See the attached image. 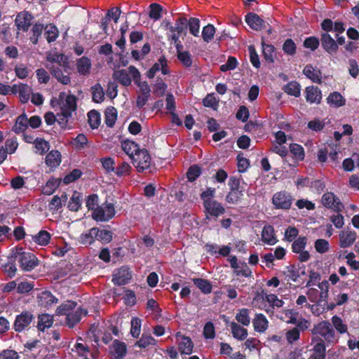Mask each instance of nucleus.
<instances>
[{
    "label": "nucleus",
    "mask_w": 359,
    "mask_h": 359,
    "mask_svg": "<svg viewBox=\"0 0 359 359\" xmlns=\"http://www.w3.org/2000/svg\"><path fill=\"white\" fill-rule=\"evenodd\" d=\"M11 261H18L22 271H31L39 264L38 258L32 252L24 251L22 248H15L10 253Z\"/></svg>",
    "instance_id": "f257e3e1"
},
{
    "label": "nucleus",
    "mask_w": 359,
    "mask_h": 359,
    "mask_svg": "<svg viewBox=\"0 0 359 359\" xmlns=\"http://www.w3.org/2000/svg\"><path fill=\"white\" fill-rule=\"evenodd\" d=\"M230 191L226 196V201L229 203H237L244 196L245 189L241 184L239 178L231 176L228 182Z\"/></svg>",
    "instance_id": "f03ea898"
},
{
    "label": "nucleus",
    "mask_w": 359,
    "mask_h": 359,
    "mask_svg": "<svg viewBox=\"0 0 359 359\" xmlns=\"http://www.w3.org/2000/svg\"><path fill=\"white\" fill-rule=\"evenodd\" d=\"M311 332L313 334L320 335L327 343L334 344L337 341L334 330L329 321L323 320L315 325Z\"/></svg>",
    "instance_id": "7ed1b4c3"
},
{
    "label": "nucleus",
    "mask_w": 359,
    "mask_h": 359,
    "mask_svg": "<svg viewBox=\"0 0 359 359\" xmlns=\"http://www.w3.org/2000/svg\"><path fill=\"white\" fill-rule=\"evenodd\" d=\"M294 200L291 193L280 191L273 194L271 202L275 209L287 210L290 209Z\"/></svg>",
    "instance_id": "20e7f679"
},
{
    "label": "nucleus",
    "mask_w": 359,
    "mask_h": 359,
    "mask_svg": "<svg viewBox=\"0 0 359 359\" xmlns=\"http://www.w3.org/2000/svg\"><path fill=\"white\" fill-rule=\"evenodd\" d=\"M114 215V205L107 201L97 207L96 210L92 213L93 218L97 222H107L112 219Z\"/></svg>",
    "instance_id": "39448f33"
},
{
    "label": "nucleus",
    "mask_w": 359,
    "mask_h": 359,
    "mask_svg": "<svg viewBox=\"0 0 359 359\" xmlns=\"http://www.w3.org/2000/svg\"><path fill=\"white\" fill-rule=\"evenodd\" d=\"M131 160L133 165L140 172L149 169L151 165V157L146 149H140Z\"/></svg>",
    "instance_id": "423d86ee"
},
{
    "label": "nucleus",
    "mask_w": 359,
    "mask_h": 359,
    "mask_svg": "<svg viewBox=\"0 0 359 359\" xmlns=\"http://www.w3.org/2000/svg\"><path fill=\"white\" fill-rule=\"evenodd\" d=\"M34 319V316L31 311H23L15 317L13 323L14 330L17 332H22L25 330H28Z\"/></svg>",
    "instance_id": "0eeeda50"
},
{
    "label": "nucleus",
    "mask_w": 359,
    "mask_h": 359,
    "mask_svg": "<svg viewBox=\"0 0 359 359\" xmlns=\"http://www.w3.org/2000/svg\"><path fill=\"white\" fill-rule=\"evenodd\" d=\"M203 205L207 219H210V217L217 218L225 212L223 205L215 199L205 200Z\"/></svg>",
    "instance_id": "6e6552de"
},
{
    "label": "nucleus",
    "mask_w": 359,
    "mask_h": 359,
    "mask_svg": "<svg viewBox=\"0 0 359 359\" xmlns=\"http://www.w3.org/2000/svg\"><path fill=\"white\" fill-rule=\"evenodd\" d=\"M65 93H64V92L60 93L58 99L55 100H52L51 104L53 107H55V104H54L55 102L59 105L61 104V102H62V106L61 107V110L70 111L71 114H72V112L75 111L77 108L76 97L74 95H68L66 97L65 102H63V100L65 99Z\"/></svg>",
    "instance_id": "1a4fd4ad"
},
{
    "label": "nucleus",
    "mask_w": 359,
    "mask_h": 359,
    "mask_svg": "<svg viewBox=\"0 0 359 359\" xmlns=\"http://www.w3.org/2000/svg\"><path fill=\"white\" fill-rule=\"evenodd\" d=\"M321 203L324 207L337 212H341L344 208L342 203L332 192L325 193L321 198Z\"/></svg>",
    "instance_id": "9d476101"
},
{
    "label": "nucleus",
    "mask_w": 359,
    "mask_h": 359,
    "mask_svg": "<svg viewBox=\"0 0 359 359\" xmlns=\"http://www.w3.org/2000/svg\"><path fill=\"white\" fill-rule=\"evenodd\" d=\"M129 73L131 74L135 83L140 88V92L143 95H150L151 89L147 81H140V73L135 66H130L128 67Z\"/></svg>",
    "instance_id": "9b49d317"
},
{
    "label": "nucleus",
    "mask_w": 359,
    "mask_h": 359,
    "mask_svg": "<svg viewBox=\"0 0 359 359\" xmlns=\"http://www.w3.org/2000/svg\"><path fill=\"white\" fill-rule=\"evenodd\" d=\"M320 43L324 50L330 55L337 53L339 48L337 43L328 33H321Z\"/></svg>",
    "instance_id": "f8f14e48"
},
{
    "label": "nucleus",
    "mask_w": 359,
    "mask_h": 359,
    "mask_svg": "<svg viewBox=\"0 0 359 359\" xmlns=\"http://www.w3.org/2000/svg\"><path fill=\"white\" fill-rule=\"evenodd\" d=\"M245 20L253 30L261 31L265 27V21L255 13H248L245 15Z\"/></svg>",
    "instance_id": "ddd939ff"
},
{
    "label": "nucleus",
    "mask_w": 359,
    "mask_h": 359,
    "mask_svg": "<svg viewBox=\"0 0 359 359\" xmlns=\"http://www.w3.org/2000/svg\"><path fill=\"white\" fill-rule=\"evenodd\" d=\"M36 299L39 306L45 308H48L58 302V299L48 290L39 292L36 296Z\"/></svg>",
    "instance_id": "4468645a"
},
{
    "label": "nucleus",
    "mask_w": 359,
    "mask_h": 359,
    "mask_svg": "<svg viewBox=\"0 0 359 359\" xmlns=\"http://www.w3.org/2000/svg\"><path fill=\"white\" fill-rule=\"evenodd\" d=\"M46 68L49 69L51 75L62 85H68L71 82V79L68 74H65L60 67L55 65H48Z\"/></svg>",
    "instance_id": "2eb2a0df"
},
{
    "label": "nucleus",
    "mask_w": 359,
    "mask_h": 359,
    "mask_svg": "<svg viewBox=\"0 0 359 359\" xmlns=\"http://www.w3.org/2000/svg\"><path fill=\"white\" fill-rule=\"evenodd\" d=\"M88 311L81 307L75 311H71L66 317V323L69 327L72 328L76 324L80 322L83 316H86Z\"/></svg>",
    "instance_id": "dca6fc26"
},
{
    "label": "nucleus",
    "mask_w": 359,
    "mask_h": 359,
    "mask_svg": "<svg viewBox=\"0 0 359 359\" xmlns=\"http://www.w3.org/2000/svg\"><path fill=\"white\" fill-rule=\"evenodd\" d=\"M110 353L114 359H122L127 353V346L125 342L115 339L110 347Z\"/></svg>",
    "instance_id": "f3484780"
},
{
    "label": "nucleus",
    "mask_w": 359,
    "mask_h": 359,
    "mask_svg": "<svg viewBox=\"0 0 359 359\" xmlns=\"http://www.w3.org/2000/svg\"><path fill=\"white\" fill-rule=\"evenodd\" d=\"M131 273L127 267H122L114 275L112 282L116 285H124L131 279Z\"/></svg>",
    "instance_id": "a211bd4d"
},
{
    "label": "nucleus",
    "mask_w": 359,
    "mask_h": 359,
    "mask_svg": "<svg viewBox=\"0 0 359 359\" xmlns=\"http://www.w3.org/2000/svg\"><path fill=\"white\" fill-rule=\"evenodd\" d=\"M32 15L27 12L20 13L15 20L18 29L24 32H27L32 25Z\"/></svg>",
    "instance_id": "6ab92c4d"
},
{
    "label": "nucleus",
    "mask_w": 359,
    "mask_h": 359,
    "mask_svg": "<svg viewBox=\"0 0 359 359\" xmlns=\"http://www.w3.org/2000/svg\"><path fill=\"white\" fill-rule=\"evenodd\" d=\"M306 100L313 104H320L322 99V93L320 89L317 86H309L306 88Z\"/></svg>",
    "instance_id": "aec40b11"
},
{
    "label": "nucleus",
    "mask_w": 359,
    "mask_h": 359,
    "mask_svg": "<svg viewBox=\"0 0 359 359\" xmlns=\"http://www.w3.org/2000/svg\"><path fill=\"white\" fill-rule=\"evenodd\" d=\"M262 240L268 245H275L278 240L275 235V231L273 226L265 225L262 231Z\"/></svg>",
    "instance_id": "412c9836"
},
{
    "label": "nucleus",
    "mask_w": 359,
    "mask_h": 359,
    "mask_svg": "<svg viewBox=\"0 0 359 359\" xmlns=\"http://www.w3.org/2000/svg\"><path fill=\"white\" fill-rule=\"evenodd\" d=\"M47 60L51 62V65L56 63L57 65V67H62L65 72H67L66 69L69 67L68 58L62 53L50 54L47 56Z\"/></svg>",
    "instance_id": "4be33fe9"
},
{
    "label": "nucleus",
    "mask_w": 359,
    "mask_h": 359,
    "mask_svg": "<svg viewBox=\"0 0 359 359\" xmlns=\"http://www.w3.org/2000/svg\"><path fill=\"white\" fill-rule=\"evenodd\" d=\"M303 74L313 82L317 83H322L321 72L317 68H314L311 65H307L303 69Z\"/></svg>",
    "instance_id": "5701e85b"
},
{
    "label": "nucleus",
    "mask_w": 359,
    "mask_h": 359,
    "mask_svg": "<svg viewBox=\"0 0 359 359\" xmlns=\"http://www.w3.org/2000/svg\"><path fill=\"white\" fill-rule=\"evenodd\" d=\"M28 126L27 116L23 113L16 118L15 124L12 128V131L15 134L23 133L28 128Z\"/></svg>",
    "instance_id": "b1692460"
},
{
    "label": "nucleus",
    "mask_w": 359,
    "mask_h": 359,
    "mask_svg": "<svg viewBox=\"0 0 359 359\" xmlns=\"http://www.w3.org/2000/svg\"><path fill=\"white\" fill-rule=\"evenodd\" d=\"M252 324L255 331L264 332L268 328L269 321L264 314L257 313L252 320Z\"/></svg>",
    "instance_id": "393cba45"
},
{
    "label": "nucleus",
    "mask_w": 359,
    "mask_h": 359,
    "mask_svg": "<svg viewBox=\"0 0 359 359\" xmlns=\"http://www.w3.org/2000/svg\"><path fill=\"white\" fill-rule=\"evenodd\" d=\"M121 148L124 152L129 156L130 159L140 149L139 145L134 141L126 140L121 142Z\"/></svg>",
    "instance_id": "a878e982"
},
{
    "label": "nucleus",
    "mask_w": 359,
    "mask_h": 359,
    "mask_svg": "<svg viewBox=\"0 0 359 359\" xmlns=\"http://www.w3.org/2000/svg\"><path fill=\"white\" fill-rule=\"evenodd\" d=\"M262 54L265 60L269 63L274 62V53L276 48L272 44L265 43L264 37H262Z\"/></svg>",
    "instance_id": "bb28decb"
},
{
    "label": "nucleus",
    "mask_w": 359,
    "mask_h": 359,
    "mask_svg": "<svg viewBox=\"0 0 359 359\" xmlns=\"http://www.w3.org/2000/svg\"><path fill=\"white\" fill-rule=\"evenodd\" d=\"M356 239V232L354 231L343 233L339 235L340 247L345 248L352 245Z\"/></svg>",
    "instance_id": "cd10ccee"
},
{
    "label": "nucleus",
    "mask_w": 359,
    "mask_h": 359,
    "mask_svg": "<svg viewBox=\"0 0 359 359\" xmlns=\"http://www.w3.org/2000/svg\"><path fill=\"white\" fill-rule=\"evenodd\" d=\"M44 31L46 39L49 43L55 41L59 36L58 29L54 24H47L44 26Z\"/></svg>",
    "instance_id": "c85d7f7f"
},
{
    "label": "nucleus",
    "mask_w": 359,
    "mask_h": 359,
    "mask_svg": "<svg viewBox=\"0 0 359 359\" xmlns=\"http://www.w3.org/2000/svg\"><path fill=\"white\" fill-rule=\"evenodd\" d=\"M61 163V154L57 150L50 151L46 156V163L51 168L57 167Z\"/></svg>",
    "instance_id": "c756f323"
},
{
    "label": "nucleus",
    "mask_w": 359,
    "mask_h": 359,
    "mask_svg": "<svg viewBox=\"0 0 359 359\" xmlns=\"http://www.w3.org/2000/svg\"><path fill=\"white\" fill-rule=\"evenodd\" d=\"M113 79L118 81L123 86H129L131 84V79L126 69L115 71Z\"/></svg>",
    "instance_id": "7c9ffc66"
},
{
    "label": "nucleus",
    "mask_w": 359,
    "mask_h": 359,
    "mask_svg": "<svg viewBox=\"0 0 359 359\" xmlns=\"http://www.w3.org/2000/svg\"><path fill=\"white\" fill-rule=\"evenodd\" d=\"M194 284L203 292V294H208L212 292V286L211 283L204 278H193Z\"/></svg>",
    "instance_id": "2f4dec72"
},
{
    "label": "nucleus",
    "mask_w": 359,
    "mask_h": 359,
    "mask_svg": "<svg viewBox=\"0 0 359 359\" xmlns=\"http://www.w3.org/2000/svg\"><path fill=\"white\" fill-rule=\"evenodd\" d=\"M77 303L74 301H67L61 304L56 309L55 313L57 316H66L75 309Z\"/></svg>",
    "instance_id": "473e14b6"
},
{
    "label": "nucleus",
    "mask_w": 359,
    "mask_h": 359,
    "mask_svg": "<svg viewBox=\"0 0 359 359\" xmlns=\"http://www.w3.org/2000/svg\"><path fill=\"white\" fill-rule=\"evenodd\" d=\"M76 67L78 72L81 75L88 74L91 68L90 59L85 56L79 58L76 62Z\"/></svg>",
    "instance_id": "72a5a7b5"
},
{
    "label": "nucleus",
    "mask_w": 359,
    "mask_h": 359,
    "mask_svg": "<svg viewBox=\"0 0 359 359\" xmlns=\"http://www.w3.org/2000/svg\"><path fill=\"white\" fill-rule=\"evenodd\" d=\"M98 228L93 227L88 232L81 233L79 237V242L83 245H90L94 243L95 235L97 234Z\"/></svg>",
    "instance_id": "f704fd0d"
},
{
    "label": "nucleus",
    "mask_w": 359,
    "mask_h": 359,
    "mask_svg": "<svg viewBox=\"0 0 359 359\" xmlns=\"http://www.w3.org/2000/svg\"><path fill=\"white\" fill-rule=\"evenodd\" d=\"M232 335L235 339L244 340L248 336V330L235 322L231 323Z\"/></svg>",
    "instance_id": "c9c22d12"
},
{
    "label": "nucleus",
    "mask_w": 359,
    "mask_h": 359,
    "mask_svg": "<svg viewBox=\"0 0 359 359\" xmlns=\"http://www.w3.org/2000/svg\"><path fill=\"white\" fill-rule=\"evenodd\" d=\"M117 119V110L114 107H109L106 109L104 112V122L105 124L110 128H112Z\"/></svg>",
    "instance_id": "e433bc0d"
},
{
    "label": "nucleus",
    "mask_w": 359,
    "mask_h": 359,
    "mask_svg": "<svg viewBox=\"0 0 359 359\" xmlns=\"http://www.w3.org/2000/svg\"><path fill=\"white\" fill-rule=\"evenodd\" d=\"M44 31V26L41 23L36 22L33 25L31 29L32 35L29 37L30 41L36 45L39 42V39L42 35L43 32Z\"/></svg>",
    "instance_id": "4c0bfd02"
},
{
    "label": "nucleus",
    "mask_w": 359,
    "mask_h": 359,
    "mask_svg": "<svg viewBox=\"0 0 359 359\" xmlns=\"http://www.w3.org/2000/svg\"><path fill=\"white\" fill-rule=\"evenodd\" d=\"M327 103L335 107H340L346 104L345 98L338 92L331 93L327 98Z\"/></svg>",
    "instance_id": "58836bf2"
},
{
    "label": "nucleus",
    "mask_w": 359,
    "mask_h": 359,
    "mask_svg": "<svg viewBox=\"0 0 359 359\" xmlns=\"http://www.w3.org/2000/svg\"><path fill=\"white\" fill-rule=\"evenodd\" d=\"M50 234L46 230H41L37 234L32 236V241L38 245L46 246L50 243Z\"/></svg>",
    "instance_id": "ea45409f"
},
{
    "label": "nucleus",
    "mask_w": 359,
    "mask_h": 359,
    "mask_svg": "<svg viewBox=\"0 0 359 359\" xmlns=\"http://www.w3.org/2000/svg\"><path fill=\"white\" fill-rule=\"evenodd\" d=\"M193 348L194 344L189 337H184L178 345L181 354L190 355L193 351Z\"/></svg>",
    "instance_id": "a19ab883"
},
{
    "label": "nucleus",
    "mask_w": 359,
    "mask_h": 359,
    "mask_svg": "<svg viewBox=\"0 0 359 359\" xmlns=\"http://www.w3.org/2000/svg\"><path fill=\"white\" fill-rule=\"evenodd\" d=\"M326 348L323 339H320L313 347V354L311 356V359H325Z\"/></svg>",
    "instance_id": "79ce46f5"
},
{
    "label": "nucleus",
    "mask_w": 359,
    "mask_h": 359,
    "mask_svg": "<svg viewBox=\"0 0 359 359\" xmlns=\"http://www.w3.org/2000/svg\"><path fill=\"white\" fill-rule=\"evenodd\" d=\"M81 194L77 191H75L72 196L70 198L67 208L71 211L77 212L81 206Z\"/></svg>",
    "instance_id": "37998d69"
},
{
    "label": "nucleus",
    "mask_w": 359,
    "mask_h": 359,
    "mask_svg": "<svg viewBox=\"0 0 359 359\" xmlns=\"http://www.w3.org/2000/svg\"><path fill=\"white\" fill-rule=\"evenodd\" d=\"M92 100L95 103H101L104 98V92L100 83H97L91 88Z\"/></svg>",
    "instance_id": "c03bdc74"
},
{
    "label": "nucleus",
    "mask_w": 359,
    "mask_h": 359,
    "mask_svg": "<svg viewBox=\"0 0 359 359\" xmlns=\"http://www.w3.org/2000/svg\"><path fill=\"white\" fill-rule=\"evenodd\" d=\"M284 91L290 95L298 97L300 96L301 86L297 81H290L285 86Z\"/></svg>",
    "instance_id": "a18cd8bd"
},
{
    "label": "nucleus",
    "mask_w": 359,
    "mask_h": 359,
    "mask_svg": "<svg viewBox=\"0 0 359 359\" xmlns=\"http://www.w3.org/2000/svg\"><path fill=\"white\" fill-rule=\"evenodd\" d=\"M32 93V88L26 83H20L18 87V94L20 101L22 103L28 102Z\"/></svg>",
    "instance_id": "49530a36"
},
{
    "label": "nucleus",
    "mask_w": 359,
    "mask_h": 359,
    "mask_svg": "<svg viewBox=\"0 0 359 359\" xmlns=\"http://www.w3.org/2000/svg\"><path fill=\"white\" fill-rule=\"evenodd\" d=\"M88 123L92 129L97 128L101 123L100 114L96 110H91L88 113Z\"/></svg>",
    "instance_id": "de8ad7c7"
},
{
    "label": "nucleus",
    "mask_w": 359,
    "mask_h": 359,
    "mask_svg": "<svg viewBox=\"0 0 359 359\" xmlns=\"http://www.w3.org/2000/svg\"><path fill=\"white\" fill-rule=\"evenodd\" d=\"M250 311L248 309H241L236 315V320L244 326H248L250 323Z\"/></svg>",
    "instance_id": "09e8293b"
},
{
    "label": "nucleus",
    "mask_w": 359,
    "mask_h": 359,
    "mask_svg": "<svg viewBox=\"0 0 359 359\" xmlns=\"http://www.w3.org/2000/svg\"><path fill=\"white\" fill-rule=\"evenodd\" d=\"M215 31V27L212 24H208L203 27L201 33L203 41L206 43L210 42L214 38Z\"/></svg>",
    "instance_id": "8fccbe9b"
},
{
    "label": "nucleus",
    "mask_w": 359,
    "mask_h": 359,
    "mask_svg": "<svg viewBox=\"0 0 359 359\" xmlns=\"http://www.w3.org/2000/svg\"><path fill=\"white\" fill-rule=\"evenodd\" d=\"M177 57L184 67L189 68L192 66V55L189 51L179 52Z\"/></svg>",
    "instance_id": "3c124183"
},
{
    "label": "nucleus",
    "mask_w": 359,
    "mask_h": 359,
    "mask_svg": "<svg viewBox=\"0 0 359 359\" xmlns=\"http://www.w3.org/2000/svg\"><path fill=\"white\" fill-rule=\"evenodd\" d=\"M307 243L306 236H299L292 244V251L294 253H299L304 250Z\"/></svg>",
    "instance_id": "603ef678"
},
{
    "label": "nucleus",
    "mask_w": 359,
    "mask_h": 359,
    "mask_svg": "<svg viewBox=\"0 0 359 359\" xmlns=\"http://www.w3.org/2000/svg\"><path fill=\"white\" fill-rule=\"evenodd\" d=\"M113 238V233L107 229H98L97 234L95 235V238L102 243H109Z\"/></svg>",
    "instance_id": "864d4df0"
},
{
    "label": "nucleus",
    "mask_w": 359,
    "mask_h": 359,
    "mask_svg": "<svg viewBox=\"0 0 359 359\" xmlns=\"http://www.w3.org/2000/svg\"><path fill=\"white\" fill-rule=\"evenodd\" d=\"M283 50L285 54L293 56L297 53V46L292 39H287L283 44Z\"/></svg>",
    "instance_id": "5fc2aeb1"
},
{
    "label": "nucleus",
    "mask_w": 359,
    "mask_h": 359,
    "mask_svg": "<svg viewBox=\"0 0 359 359\" xmlns=\"http://www.w3.org/2000/svg\"><path fill=\"white\" fill-rule=\"evenodd\" d=\"M149 8L150 11L149 16L151 19H153L154 20H158L161 18V13L163 11L162 6L156 3H153L150 4Z\"/></svg>",
    "instance_id": "6e6d98bb"
},
{
    "label": "nucleus",
    "mask_w": 359,
    "mask_h": 359,
    "mask_svg": "<svg viewBox=\"0 0 359 359\" xmlns=\"http://www.w3.org/2000/svg\"><path fill=\"white\" fill-rule=\"evenodd\" d=\"M53 324V317L48 314H42L39 316L38 328L43 331L46 327H50Z\"/></svg>",
    "instance_id": "4d7b16f0"
},
{
    "label": "nucleus",
    "mask_w": 359,
    "mask_h": 359,
    "mask_svg": "<svg viewBox=\"0 0 359 359\" xmlns=\"http://www.w3.org/2000/svg\"><path fill=\"white\" fill-rule=\"evenodd\" d=\"M156 340L151 335L142 334V337L135 343V346L140 348H145L150 345H156Z\"/></svg>",
    "instance_id": "13d9d810"
},
{
    "label": "nucleus",
    "mask_w": 359,
    "mask_h": 359,
    "mask_svg": "<svg viewBox=\"0 0 359 359\" xmlns=\"http://www.w3.org/2000/svg\"><path fill=\"white\" fill-rule=\"evenodd\" d=\"M34 144L36 149V152L41 155L44 154L50 149L49 143L42 138L35 139Z\"/></svg>",
    "instance_id": "bf43d9fd"
},
{
    "label": "nucleus",
    "mask_w": 359,
    "mask_h": 359,
    "mask_svg": "<svg viewBox=\"0 0 359 359\" xmlns=\"http://www.w3.org/2000/svg\"><path fill=\"white\" fill-rule=\"evenodd\" d=\"M8 262L2 265L3 271L7 274L9 278H13L15 276L17 267L15 264V261H11L10 255L8 256Z\"/></svg>",
    "instance_id": "052dcab7"
},
{
    "label": "nucleus",
    "mask_w": 359,
    "mask_h": 359,
    "mask_svg": "<svg viewBox=\"0 0 359 359\" xmlns=\"http://www.w3.org/2000/svg\"><path fill=\"white\" fill-rule=\"evenodd\" d=\"M188 28V20L187 18L181 16L179 17L175 22V29H177V32L182 34H187V30Z\"/></svg>",
    "instance_id": "680f3d73"
},
{
    "label": "nucleus",
    "mask_w": 359,
    "mask_h": 359,
    "mask_svg": "<svg viewBox=\"0 0 359 359\" xmlns=\"http://www.w3.org/2000/svg\"><path fill=\"white\" fill-rule=\"evenodd\" d=\"M188 28L189 32L194 36H199L200 20L196 18H190L188 20Z\"/></svg>",
    "instance_id": "e2e57ef3"
},
{
    "label": "nucleus",
    "mask_w": 359,
    "mask_h": 359,
    "mask_svg": "<svg viewBox=\"0 0 359 359\" xmlns=\"http://www.w3.org/2000/svg\"><path fill=\"white\" fill-rule=\"evenodd\" d=\"M83 172L80 169L74 168L64 177L63 183L65 184H69L80 178Z\"/></svg>",
    "instance_id": "0e129e2a"
},
{
    "label": "nucleus",
    "mask_w": 359,
    "mask_h": 359,
    "mask_svg": "<svg viewBox=\"0 0 359 359\" xmlns=\"http://www.w3.org/2000/svg\"><path fill=\"white\" fill-rule=\"evenodd\" d=\"M284 274L293 282H297L299 278L298 269L296 264H290L287 266L286 267V271H284Z\"/></svg>",
    "instance_id": "69168bd1"
},
{
    "label": "nucleus",
    "mask_w": 359,
    "mask_h": 359,
    "mask_svg": "<svg viewBox=\"0 0 359 359\" xmlns=\"http://www.w3.org/2000/svg\"><path fill=\"white\" fill-rule=\"evenodd\" d=\"M201 174V168L198 165H193L190 166L187 172L188 181L194 182Z\"/></svg>",
    "instance_id": "338daca9"
},
{
    "label": "nucleus",
    "mask_w": 359,
    "mask_h": 359,
    "mask_svg": "<svg viewBox=\"0 0 359 359\" xmlns=\"http://www.w3.org/2000/svg\"><path fill=\"white\" fill-rule=\"evenodd\" d=\"M86 205L89 210L93 212L96 210L97 207H99V197L97 194H93L87 196L86 199Z\"/></svg>",
    "instance_id": "774afa93"
}]
</instances>
